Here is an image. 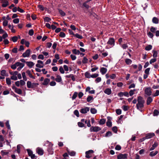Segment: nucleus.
I'll return each instance as SVG.
<instances>
[{
  "mask_svg": "<svg viewBox=\"0 0 159 159\" xmlns=\"http://www.w3.org/2000/svg\"><path fill=\"white\" fill-rule=\"evenodd\" d=\"M137 102L138 103L136 105V108L138 110L142 111L141 109L144 107L145 100L142 97L139 96L138 97Z\"/></svg>",
  "mask_w": 159,
  "mask_h": 159,
  "instance_id": "nucleus-1",
  "label": "nucleus"
},
{
  "mask_svg": "<svg viewBox=\"0 0 159 159\" xmlns=\"http://www.w3.org/2000/svg\"><path fill=\"white\" fill-rule=\"evenodd\" d=\"M39 85V84L38 83H31L29 81H28L27 82V86L28 88L34 89L36 88Z\"/></svg>",
  "mask_w": 159,
  "mask_h": 159,
  "instance_id": "nucleus-2",
  "label": "nucleus"
},
{
  "mask_svg": "<svg viewBox=\"0 0 159 159\" xmlns=\"http://www.w3.org/2000/svg\"><path fill=\"white\" fill-rule=\"evenodd\" d=\"M152 89L150 87H148L145 88L144 93L148 96H150L152 94Z\"/></svg>",
  "mask_w": 159,
  "mask_h": 159,
  "instance_id": "nucleus-3",
  "label": "nucleus"
},
{
  "mask_svg": "<svg viewBox=\"0 0 159 159\" xmlns=\"http://www.w3.org/2000/svg\"><path fill=\"white\" fill-rule=\"evenodd\" d=\"M47 142L48 143V147L47 148V151H48L49 154H52L53 153V151L52 149L53 144L48 141H47Z\"/></svg>",
  "mask_w": 159,
  "mask_h": 159,
  "instance_id": "nucleus-4",
  "label": "nucleus"
},
{
  "mask_svg": "<svg viewBox=\"0 0 159 159\" xmlns=\"http://www.w3.org/2000/svg\"><path fill=\"white\" fill-rule=\"evenodd\" d=\"M101 129L98 126H92L91 127L90 130L91 132H97L99 131Z\"/></svg>",
  "mask_w": 159,
  "mask_h": 159,
  "instance_id": "nucleus-5",
  "label": "nucleus"
},
{
  "mask_svg": "<svg viewBox=\"0 0 159 159\" xmlns=\"http://www.w3.org/2000/svg\"><path fill=\"white\" fill-rule=\"evenodd\" d=\"M94 151L92 150H90L85 152V157L87 158H90L92 156V154L94 153Z\"/></svg>",
  "mask_w": 159,
  "mask_h": 159,
  "instance_id": "nucleus-6",
  "label": "nucleus"
},
{
  "mask_svg": "<svg viewBox=\"0 0 159 159\" xmlns=\"http://www.w3.org/2000/svg\"><path fill=\"white\" fill-rule=\"evenodd\" d=\"M107 43L112 46H114L115 44V40L114 38H109Z\"/></svg>",
  "mask_w": 159,
  "mask_h": 159,
  "instance_id": "nucleus-7",
  "label": "nucleus"
},
{
  "mask_svg": "<svg viewBox=\"0 0 159 159\" xmlns=\"http://www.w3.org/2000/svg\"><path fill=\"white\" fill-rule=\"evenodd\" d=\"M89 110V107H85L84 108H81L80 110V112L82 114H85Z\"/></svg>",
  "mask_w": 159,
  "mask_h": 159,
  "instance_id": "nucleus-8",
  "label": "nucleus"
},
{
  "mask_svg": "<svg viewBox=\"0 0 159 159\" xmlns=\"http://www.w3.org/2000/svg\"><path fill=\"white\" fill-rule=\"evenodd\" d=\"M107 120L106 123V125L109 127H110L112 126V122L111 121L112 120V118L110 116L107 117Z\"/></svg>",
  "mask_w": 159,
  "mask_h": 159,
  "instance_id": "nucleus-9",
  "label": "nucleus"
},
{
  "mask_svg": "<svg viewBox=\"0 0 159 159\" xmlns=\"http://www.w3.org/2000/svg\"><path fill=\"white\" fill-rule=\"evenodd\" d=\"M128 155L127 154H122L121 153L119 154L117 157L118 159H126L127 158Z\"/></svg>",
  "mask_w": 159,
  "mask_h": 159,
  "instance_id": "nucleus-10",
  "label": "nucleus"
},
{
  "mask_svg": "<svg viewBox=\"0 0 159 159\" xmlns=\"http://www.w3.org/2000/svg\"><path fill=\"white\" fill-rule=\"evenodd\" d=\"M1 3H2V6L3 7H6L9 5V2L7 0H0Z\"/></svg>",
  "mask_w": 159,
  "mask_h": 159,
  "instance_id": "nucleus-11",
  "label": "nucleus"
},
{
  "mask_svg": "<svg viewBox=\"0 0 159 159\" xmlns=\"http://www.w3.org/2000/svg\"><path fill=\"white\" fill-rule=\"evenodd\" d=\"M30 49H28L25 52H24L22 55L23 57H29L30 54Z\"/></svg>",
  "mask_w": 159,
  "mask_h": 159,
  "instance_id": "nucleus-12",
  "label": "nucleus"
},
{
  "mask_svg": "<svg viewBox=\"0 0 159 159\" xmlns=\"http://www.w3.org/2000/svg\"><path fill=\"white\" fill-rule=\"evenodd\" d=\"M36 152L40 155H42L43 154V150L41 148H38L36 149Z\"/></svg>",
  "mask_w": 159,
  "mask_h": 159,
  "instance_id": "nucleus-13",
  "label": "nucleus"
},
{
  "mask_svg": "<svg viewBox=\"0 0 159 159\" xmlns=\"http://www.w3.org/2000/svg\"><path fill=\"white\" fill-rule=\"evenodd\" d=\"M50 81V80L48 78H46L44 80V82L41 83V84L44 85H47Z\"/></svg>",
  "mask_w": 159,
  "mask_h": 159,
  "instance_id": "nucleus-14",
  "label": "nucleus"
},
{
  "mask_svg": "<svg viewBox=\"0 0 159 159\" xmlns=\"http://www.w3.org/2000/svg\"><path fill=\"white\" fill-rule=\"evenodd\" d=\"M155 136V134L154 133H150L147 134L146 136V138L147 139L152 138Z\"/></svg>",
  "mask_w": 159,
  "mask_h": 159,
  "instance_id": "nucleus-15",
  "label": "nucleus"
},
{
  "mask_svg": "<svg viewBox=\"0 0 159 159\" xmlns=\"http://www.w3.org/2000/svg\"><path fill=\"white\" fill-rule=\"evenodd\" d=\"M55 80L57 82H60L62 81V78L61 76L59 75H57L56 76V78L55 79Z\"/></svg>",
  "mask_w": 159,
  "mask_h": 159,
  "instance_id": "nucleus-16",
  "label": "nucleus"
},
{
  "mask_svg": "<svg viewBox=\"0 0 159 159\" xmlns=\"http://www.w3.org/2000/svg\"><path fill=\"white\" fill-rule=\"evenodd\" d=\"M158 145V143L155 142L152 145V146L149 149V151H152L154 150Z\"/></svg>",
  "mask_w": 159,
  "mask_h": 159,
  "instance_id": "nucleus-17",
  "label": "nucleus"
},
{
  "mask_svg": "<svg viewBox=\"0 0 159 159\" xmlns=\"http://www.w3.org/2000/svg\"><path fill=\"white\" fill-rule=\"evenodd\" d=\"M107 69L106 68L104 67L101 68L100 71L102 75H104L107 72Z\"/></svg>",
  "mask_w": 159,
  "mask_h": 159,
  "instance_id": "nucleus-18",
  "label": "nucleus"
},
{
  "mask_svg": "<svg viewBox=\"0 0 159 159\" xmlns=\"http://www.w3.org/2000/svg\"><path fill=\"white\" fill-rule=\"evenodd\" d=\"M26 63L30 68H32L34 64V63L32 61H26Z\"/></svg>",
  "mask_w": 159,
  "mask_h": 159,
  "instance_id": "nucleus-19",
  "label": "nucleus"
},
{
  "mask_svg": "<svg viewBox=\"0 0 159 159\" xmlns=\"http://www.w3.org/2000/svg\"><path fill=\"white\" fill-rule=\"evenodd\" d=\"M153 99L152 97L150 96L148 97L147 100V105H149L150 103L152 101Z\"/></svg>",
  "mask_w": 159,
  "mask_h": 159,
  "instance_id": "nucleus-20",
  "label": "nucleus"
},
{
  "mask_svg": "<svg viewBox=\"0 0 159 159\" xmlns=\"http://www.w3.org/2000/svg\"><path fill=\"white\" fill-rule=\"evenodd\" d=\"M104 92L106 94L108 95H109L111 94V89L109 88H107L104 90Z\"/></svg>",
  "mask_w": 159,
  "mask_h": 159,
  "instance_id": "nucleus-21",
  "label": "nucleus"
},
{
  "mask_svg": "<svg viewBox=\"0 0 159 159\" xmlns=\"http://www.w3.org/2000/svg\"><path fill=\"white\" fill-rule=\"evenodd\" d=\"M67 151L68 153L69 154V155L70 156H75V155L76 153L75 152L73 151H70L68 150V149H67Z\"/></svg>",
  "mask_w": 159,
  "mask_h": 159,
  "instance_id": "nucleus-22",
  "label": "nucleus"
},
{
  "mask_svg": "<svg viewBox=\"0 0 159 159\" xmlns=\"http://www.w3.org/2000/svg\"><path fill=\"white\" fill-rule=\"evenodd\" d=\"M158 153V151H152L150 154L149 156L151 157H153L156 155Z\"/></svg>",
  "mask_w": 159,
  "mask_h": 159,
  "instance_id": "nucleus-23",
  "label": "nucleus"
},
{
  "mask_svg": "<svg viewBox=\"0 0 159 159\" xmlns=\"http://www.w3.org/2000/svg\"><path fill=\"white\" fill-rule=\"evenodd\" d=\"M72 53L75 55H79L80 53V51L78 50H77L76 49H73L72 50Z\"/></svg>",
  "mask_w": 159,
  "mask_h": 159,
  "instance_id": "nucleus-24",
  "label": "nucleus"
},
{
  "mask_svg": "<svg viewBox=\"0 0 159 159\" xmlns=\"http://www.w3.org/2000/svg\"><path fill=\"white\" fill-rule=\"evenodd\" d=\"M152 22L153 23L158 24V19L156 17H154L152 19Z\"/></svg>",
  "mask_w": 159,
  "mask_h": 159,
  "instance_id": "nucleus-25",
  "label": "nucleus"
},
{
  "mask_svg": "<svg viewBox=\"0 0 159 159\" xmlns=\"http://www.w3.org/2000/svg\"><path fill=\"white\" fill-rule=\"evenodd\" d=\"M125 63L127 65H129L132 62V61L131 59L128 58L125 59Z\"/></svg>",
  "mask_w": 159,
  "mask_h": 159,
  "instance_id": "nucleus-26",
  "label": "nucleus"
},
{
  "mask_svg": "<svg viewBox=\"0 0 159 159\" xmlns=\"http://www.w3.org/2000/svg\"><path fill=\"white\" fill-rule=\"evenodd\" d=\"M60 14L62 16H64L66 15V13L62 10L60 9H58Z\"/></svg>",
  "mask_w": 159,
  "mask_h": 159,
  "instance_id": "nucleus-27",
  "label": "nucleus"
},
{
  "mask_svg": "<svg viewBox=\"0 0 159 159\" xmlns=\"http://www.w3.org/2000/svg\"><path fill=\"white\" fill-rule=\"evenodd\" d=\"M91 75L88 71L86 72L84 74L85 77L87 78H90L91 77Z\"/></svg>",
  "mask_w": 159,
  "mask_h": 159,
  "instance_id": "nucleus-28",
  "label": "nucleus"
},
{
  "mask_svg": "<svg viewBox=\"0 0 159 159\" xmlns=\"http://www.w3.org/2000/svg\"><path fill=\"white\" fill-rule=\"evenodd\" d=\"M152 46L151 45H148L145 48V50L146 51H149L152 49Z\"/></svg>",
  "mask_w": 159,
  "mask_h": 159,
  "instance_id": "nucleus-29",
  "label": "nucleus"
},
{
  "mask_svg": "<svg viewBox=\"0 0 159 159\" xmlns=\"http://www.w3.org/2000/svg\"><path fill=\"white\" fill-rule=\"evenodd\" d=\"M112 135V133L110 131L107 132L105 135V137H106L111 136Z\"/></svg>",
  "mask_w": 159,
  "mask_h": 159,
  "instance_id": "nucleus-30",
  "label": "nucleus"
},
{
  "mask_svg": "<svg viewBox=\"0 0 159 159\" xmlns=\"http://www.w3.org/2000/svg\"><path fill=\"white\" fill-rule=\"evenodd\" d=\"M16 65H17V66H19V67H23L25 65L23 63L19 62H16Z\"/></svg>",
  "mask_w": 159,
  "mask_h": 159,
  "instance_id": "nucleus-31",
  "label": "nucleus"
},
{
  "mask_svg": "<svg viewBox=\"0 0 159 159\" xmlns=\"http://www.w3.org/2000/svg\"><path fill=\"white\" fill-rule=\"evenodd\" d=\"M15 91L16 93L19 94H22V91L20 89H18L17 88L15 90Z\"/></svg>",
  "mask_w": 159,
  "mask_h": 159,
  "instance_id": "nucleus-32",
  "label": "nucleus"
},
{
  "mask_svg": "<svg viewBox=\"0 0 159 159\" xmlns=\"http://www.w3.org/2000/svg\"><path fill=\"white\" fill-rule=\"evenodd\" d=\"M93 97L91 96H89L87 98V101L88 102H90L91 100H93Z\"/></svg>",
  "mask_w": 159,
  "mask_h": 159,
  "instance_id": "nucleus-33",
  "label": "nucleus"
},
{
  "mask_svg": "<svg viewBox=\"0 0 159 159\" xmlns=\"http://www.w3.org/2000/svg\"><path fill=\"white\" fill-rule=\"evenodd\" d=\"M106 119H101L99 122V123L100 125H102L104 124L106 122Z\"/></svg>",
  "mask_w": 159,
  "mask_h": 159,
  "instance_id": "nucleus-34",
  "label": "nucleus"
},
{
  "mask_svg": "<svg viewBox=\"0 0 159 159\" xmlns=\"http://www.w3.org/2000/svg\"><path fill=\"white\" fill-rule=\"evenodd\" d=\"M90 112L93 114H95L97 113V110L95 108H91Z\"/></svg>",
  "mask_w": 159,
  "mask_h": 159,
  "instance_id": "nucleus-35",
  "label": "nucleus"
},
{
  "mask_svg": "<svg viewBox=\"0 0 159 159\" xmlns=\"http://www.w3.org/2000/svg\"><path fill=\"white\" fill-rule=\"evenodd\" d=\"M152 53H153L152 56L154 58H155L157 57L158 53L157 51H156L155 50H153L152 51Z\"/></svg>",
  "mask_w": 159,
  "mask_h": 159,
  "instance_id": "nucleus-36",
  "label": "nucleus"
},
{
  "mask_svg": "<svg viewBox=\"0 0 159 159\" xmlns=\"http://www.w3.org/2000/svg\"><path fill=\"white\" fill-rule=\"evenodd\" d=\"M112 130L115 133H117L118 131V128L116 126L113 127L112 128Z\"/></svg>",
  "mask_w": 159,
  "mask_h": 159,
  "instance_id": "nucleus-37",
  "label": "nucleus"
},
{
  "mask_svg": "<svg viewBox=\"0 0 159 159\" xmlns=\"http://www.w3.org/2000/svg\"><path fill=\"white\" fill-rule=\"evenodd\" d=\"M43 19L45 22H49L51 20V19L50 18L47 16L45 17Z\"/></svg>",
  "mask_w": 159,
  "mask_h": 159,
  "instance_id": "nucleus-38",
  "label": "nucleus"
},
{
  "mask_svg": "<svg viewBox=\"0 0 159 159\" xmlns=\"http://www.w3.org/2000/svg\"><path fill=\"white\" fill-rule=\"evenodd\" d=\"M74 36L76 37L77 38L80 39H81L83 38V37L82 35H80L77 33L75 34H74Z\"/></svg>",
  "mask_w": 159,
  "mask_h": 159,
  "instance_id": "nucleus-39",
  "label": "nucleus"
},
{
  "mask_svg": "<svg viewBox=\"0 0 159 159\" xmlns=\"http://www.w3.org/2000/svg\"><path fill=\"white\" fill-rule=\"evenodd\" d=\"M7 71L5 70H2L1 71L0 75L2 76L6 75Z\"/></svg>",
  "mask_w": 159,
  "mask_h": 159,
  "instance_id": "nucleus-40",
  "label": "nucleus"
},
{
  "mask_svg": "<svg viewBox=\"0 0 159 159\" xmlns=\"http://www.w3.org/2000/svg\"><path fill=\"white\" fill-rule=\"evenodd\" d=\"M159 114V111L155 109L154 110V112H153V116H158Z\"/></svg>",
  "mask_w": 159,
  "mask_h": 159,
  "instance_id": "nucleus-41",
  "label": "nucleus"
},
{
  "mask_svg": "<svg viewBox=\"0 0 159 159\" xmlns=\"http://www.w3.org/2000/svg\"><path fill=\"white\" fill-rule=\"evenodd\" d=\"M78 95V93L77 92H75L72 97V100L75 99L77 97Z\"/></svg>",
  "mask_w": 159,
  "mask_h": 159,
  "instance_id": "nucleus-42",
  "label": "nucleus"
},
{
  "mask_svg": "<svg viewBox=\"0 0 159 159\" xmlns=\"http://www.w3.org/2000/svg\"><path fill=\"white\" fill-rule=\"evenodd\" d=\"M27 151L28 152V153L29 156L30 157L31 155L33 154L32 151L30 149H27Z\"/></svg>",
  "mask_w": 159,
  "mask_h": 159,
  "instance_id": "nucleus-43",
  "label": "nucleus"
},
{
  "mask_svg": "<svg viewBox=\"0 0 159 159\" xmlns=\"http://www.w3.org/2000/svg\"><path fill=\"white\" fill-rule=\"evenodd\" d=\"M12 40L14 42H16L18 40V37L16 36H14L11 38Z\"/></svg>",
  "mask_w": 159,
  "mask_h": 159,
  "instance_id": "nucleus-44",
  "label": "nucleus"
},
{
  "mask_svg": "<svg viewBox=\"0 0 159 159\" xmlns=\"http://www.w3.org/2000/svg\"><path fill=\"white\" fill-rule=\"evenodd\" d=\"M89 13L90 16H93L95 18H97V16H98L96 13L93 12H89Z\"/></svg>",
  "mask_w": 159,
  "mask_h": 159,
  "instance_id": "nucleus-45",
  "label": "nucleus"
},
{
  "mask_svg": "<svg viewBox=\"0 0 159 159\" xmlns=\"http://www.w3.org/2000/svg\"><path fill=\"white\" fill-rule=\"evenodd\" d=\"M78 125L79 127H84V125L82 122H78Z\"/></svg>",
  "mask_w": 159,
  "mask_h": 159,
  "instance_id": "nucleus-46",
  "label": "nucleus"
},
{
  "mask_svg": "<svg viewBox=\"0 0 159 159\" xmlns=\"http://www.w3.org/2000/svg\"><path fill=\"white\" fill-rule=\"evenodd\" d=\"M147 35L148 36L151 38H152L154 36L153 34L151 32H148L147 33Z\"/></svg>",
  "mask_w": 159,
  "mask_h": 159,
  "instance_id": "nucleus-47",
  "label": "nucleus"
},
{
  "mask_svg": "<svg viewBox=\"0 0 159 159\" xmlns=\"http://www.w3.org/2000/svg\"><path fill=\"white\" fill-rule=\"evenodd\" d=\"M123 109L124 111H126L128 110L129 109V107L128 106L126 105H124L123 106Z\"/></svg>",
  "mask_w": 159,
  "mask_h": 159,
  "instance_id": "nucleus-48",
  "label": "nucleus"
},
{
  "mask_svg": "<svg viewBox=\"0 0 159 159\" xmlns=\"http://www.w3.org/2000/svg\"><path fill=\"white\" fill-rule=\"evenodd\" d=\"M150 70V68H148L146 69L144 71V73L145 74L147 75H149V71Z\"/></svg>",
  "mask_w": 159,
  "mask_h": 159,
  "instance_id": "nucleus-49",
  "label": "nucleus"
},
{
  "mask_svg": "<svg viewBox=\"0 0 159 159\" xmlns=\"http://www.w3.org/2000/svg\"><path fill=\"white\" fill-rule=\"evenodd\" d=\"M7 84L9 85L11 84V80L9 78H7L6 79Z\"/></svg>",
  "mask_w": 159,
  "mask_h": 159,
  "instance_id": "nucleus-50",
  "label": "nucleus"
},
{
  "mask_svg": "<svg viewBox=\"0 0 159 159\" xmlns=\"http://www.w3.org/2000/svg\"><path fill=\"white\" fill-rule=\"evenodd\" d=\"M74 114L77 116V117L79 116V112L78 110H76L74 111Z\"/></svg>",
  "mask_w": 159,
  "mask_h": 159,
  "instance_id": "nucleus-51",
  "label": "nucleus"
},
{
  "mask_svg": "<svg viewBox=\"0 0 159 159\" xmlns=\"http://www.w3.org/2000/svg\"><path fill=\"white\" fill-rule=\"evenodd\" d=\"M59 35L61 38H64L66 36L65 33L62 32H60Z\"/></svg>",
  "mask_w": 159,
  "mask_h": 159,
  "instance_id": "nucleus-52",
  "label": "nucleus"
},
{
  "mask_svg": "<svg viewBox=\"0 0 159 159\" xmlns=\"http://www.w3.org/2000/svg\"><path fill=\"white\" fill-rule=\"evenodd\" d=\"M59 70L60 73L61 74H64L65 73L63 67L62 66H61L59 68Z\"/></svg>",
  "mask_w": 159,
  "mask_h": 159,
  "instance_id": "nucleus-53",
  "label": "nucleus"
},
{
  "mask_svg": "<svg viewBox=\"0 0 159 159\" xmlns=\"http://www.w3.org/2000/svg\"><path fill=\"white\" fill-rule=\"evenodd\" d=\"M38 7L42 11H44V7L41 5H38Z\"/></svg>",
  "mask_w": 159,
  "mask_h": 159,
  "instance_id": "nucleus-54",
  "label": "nucleus"
},
{
  "mask_svg": "<svg viewBox=\"0 0 159 159\" xmlns=\"http://www.w3.org/2000/svg\"><path fill=\"white\" fill-rule=\"evenodd\" d=\"M88 59L86 57H84L83 58V59L82 61V62L84 64L86 63H87L88 61Z\"/></svg>",
  "mask_w": 159,
  "mask_h": 159,
  "instance_id": "nucleus-55",
  "label": "nucleus"
},
{
  "mask_svg": "<svg viewBox=\"0 0 159 159\" xmlns=\"http://www.w3.org/2000/svg\"><path fill=\"white\" fill-rule=\"evenodd\" d=\"M34 31L33 29H31L29 30L28 34L30 36H32L34 34Z\"/></svg>",
  "mask_w": 159,
  "mask_h": 159,
  "instance_id": "nucleus-56",
  "label": "nucleus"
},
{
  "mask_svg": "<svg viewBox=\"0 0 159 159\" xmlns=\"http://www.w3.org/2000/svg\"><path fill=\"white\" fill-rule=\"evenodd\" d=\"M22 75L24 80L25 81H26L27 78L25 76V72H23L22 73Z\"/></svg>",
  "mask_w": 159,
  "mask_h": 159,
  "instance_id": "nucleus-57",
  "label": "nucleus"
},
{
  "mask_svg": "<svg viewBox=\"0 0 159 159\" xmlns=\"http://www.w3.org/2000/svg\"><path fill=\"white\" fill-rule=\"evenodd\" d=\"M99 75L97 73H95L91 75V77L92 78H96Z\"/></svg>",
  "mask_w": 159,
  "mask_h": 159,
  "instance_id": "nucleus-58",
  "label": "nucleus"
},
{
  "mask_svg": "<svg viewBox=\"0 0 159 159\" xmlns=\"http://www.w3.org/2000/svg\"><path fill=\"white\" fill-rule=\"evenodd\" d=\"M121 148V147L119 145H117L115 148V149L117 150H120Z\"/></svg>",
  "mask_w": 159,
  "mask_h": 159,
  "instance_id": "nucleus-59",
  "label": "nucleus"
},
{
  "mask_svg": "<svg viewBox=\"0 0 159 159\" xmlns=\"http://www.w3.org/2000/svg\"><path fill=\"white\" fill-rule=\"evenodd\" d=\"M6 125L8 129H10V125L9 124V121H7L6 122Z\"/></svg>",
  "mask_w": 159,
  "mask_h": 159,
  "instance_id": "nucleus-60",
  "label": "nucleus"
},
{
  "mask_svg": "<svg viewBox=\"0 0 159 159\" xmlns=\"http://www.w3.org/2000/svg\"><path fill=\"white\" fill-rule=\"evenodd\" d=\"M13 22L15 24L18 23L19 22V18L14 19L13 20Z\"/></svg>",
  "mask_w": 159,
  "mask_h": 159,
  "instance_id": "nucleus-61",
  "label": "nucleus"
},
{
  "mask_svg": "<svg viewBox=\"0 0 159 159\" xmlns=\"http://www.w3.org/2000/svg\"><path fill=\"white\" fill-rule=\"evenodd\" d=\"M116 112L118 115H120L121 113V111L120 109H117L116 110Z\"/></svg>",
  "mask_w": 159,
  "mask_h": 159,
  "instance_id": "nucleus-62",
  "label": "nucleus"
},
{
  "mask_svg": "<svg viewBox=\"0 0 159 159\" xmlns=\"http://www.w3.org/2000/svg\"><path fill=\"white\" fill-rule=\"evenodd\" d=\"M156 61H157V59L155 58H153V59H152L150 61V62H149L150 63V64H152V63H154V62H156Z\"/></svg>",
  "mask_w": 159,
  "mask_h": 159,
  "instance_id": "nucleus-63",
  "label": "nucleus"
},
{
  "mask_svg": "<svg viewBox=\"0 0 159 159\" xmlns=\"http://www.w3.org/2000/svg\"><path fill=\"white\" fill-rule=\"evenodd\" d=\"M8 25V21L5 20L3 22V25L4 26H6Z\"/></svg>",
  "mask_w": 159,
  "mask_h": 159,
  "instance_id": "nucleus-64",
  "label": "nucleus"
}]
</instances>
